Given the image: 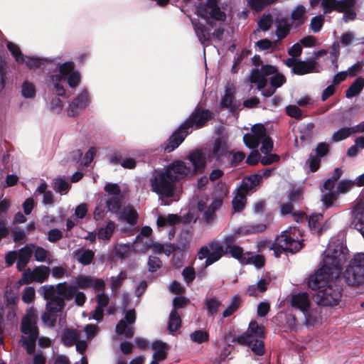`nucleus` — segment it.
Returning a JSON list of instances; mask_svg holds the SVG:
<instances>
[{
	"instance_id": "60",
	"label": "nucleus",
	"mask_w": 364,
	"mask_h": 364,
	"mask_svg": "<svg viewBox=\"0 0 364 364\" xmlns=\"http://www.w3.org/2000/svg\"><path fill=\"white\" fill-rule=\"evenodd\" d=\"M70 183L63 178L58 177L54 179L53 188L60 193H66L70 188Z\"/></svg>"
},
{
	"instance_id": "6",
	"label": "nucleus",
	"mask_w": 364,
	"mask_h": 364,
	"mask_svg": "<svg viewBox=\"0 0 364 364\" xmlns=\"http://www.w3.org/2000/svg\"><path fill=\"white\" fill-rule=\"evenodd\" d=\"M264 327L259 326L256 321H251L247 331L239 335L236 341L241 345H246L255 355L262 356L265 353Z\"/></svg>"
},
{
	"instance_id": "43",
	"label": "nucleus",
	"mask_w": 364,
	"mask_h": 364,
	"mask_svg": "<svg viewBox=\"0 0 364 364\" xmlns=\"http://www.w3.org/2000/svg\"><path fill=\"white\" fill-rule=\"evenodd\" d=\"M269 280L261 279L256 284L250 285L247 289V293L250 296H255L258 293H262L267 289Z\"/></svg>"
},
{
	"instance_id": "24",
	"label": "nucleus",
	"mask_w": 364,
	"mask_h": 364,
	"mask_svg": "<svg viewBox=\"0 0 364 364\" xmlns=\"http://www.w3.org/2000/svg\"><path fill=\"white\" fill-rule=\"evenodd\" d=\"M321 306L317 304L315 308H311L310 306L308 310L303 313L305 324L307 328L314 327L321 322Z\"/></svg>"
},
{
	"instance_id": "52",
	"label": "nucleus",
	"mask_w": 364,
	"mask_h": 364,
	"mask_svg": "<svg viewBox=\"0 0 364 364\" xmlns=\"http://www.w3.org/2000/svg\"><path fill=\"white\" fill-rule=\"evenodd\" d=\"M340 55V46L338 42H334L331 46L329 58L331 62L333 71L338 68V59Z\"/></svg>"
},
{
	"instance_id": "7",
	"label": "nucleus",
	"mask_w": 364,
	"mask_h": 364,
	"mask_svg": "<svg viewBox=\"0 0 364 364\" xmlns=\"http://www.w3.org/2000/svg\"><path fill=\"white\" fill-rule=\"evenodd\" d=\"M301 237L299 229L289 228L277 235L273 245L285 252L296 253L303 247Z\"/></svg>"
},
{
	"instance_id": "21",
	"label": "nucleus",
	"mask_w": 364,
	"mask_h": 364,
	"mask_svg": "<svg viewBox=\"0 0 364 364\" xmlns=\"http://www.w3.org/2000/svg\"><path fill=\"white\" fill-rule=\"evenodd\" d=\"M188 164H191V173L195 176L205 171L206 166V157L202 149H198L188 152L186 158Z\"/></svg>"
},
{
	"instance_id": "61",
	"label": "nucleus",
	"mask_w": 364,
	"mask_h": 364,
	"mask_svg": "<svg viewBox=\"0 0 364 364\" xmlns=\"http://www.w3.org/2000/svg\"><path fill=\"white\" fill-rule=\"evenodd\" d=\"M49 255V252L45 248L38 246L34 243L33 256L35 260L38 262H43Z\"/></svg>"
},
{
	"instance_id": "13",
	"label": "nucleus",
	"mask_w": 364,
	"mask_h": 364,
	"mask_svg": "<svg viewBox=\"0 0 364 364\" xmlns=\"http://www.w3.org/2000/svg\"><path fill=\"white\" fill-rule=\"evenodd\" d=\"M196 14L204 18H212L218 21H225V13L218 6V0H206L196 7Z\"/></svg>"
},
{
	"instance_id": "42",
	"label": "nucleus",
	"mask_w": 364,
	"mask_h": 364,
	"mask_svg": "<svg viewBox=\"0 0 364 364\" xmlns=\"http://www.w3.org/2000/svg\"><path fill=\"white\" fill-rule=\"evenodd\" d=\"M115 229V223L113 221L107 222L105 227L98 229L97 237L100 240H109Z\"/></svg>"
},
{
	"instance_id": "34",
	"label": "nucleus",
	"mask_w": 364,
	"mask_h": 364,
	"mask_svg": "<svg viewBox=\"0 0 364 364\" xmlns=\"http://www.w3.org/2000/svg\"><path fill=\"white\" fill-rule=\"evenodd\" d=\"M261 181V176L259 174H252L247 177H245L242 180L240 188H242V191L248 192L251 191L253 188L259 185Z\"/></svg>"
},
{
	"instance_id": "36",
	"label": "nucleus",
	"mask_w": 364,
	"mask_h": 364,
	"mask_svg": "<svg viewBox=\"0 0 364 364\" xmlns=\"http://www.w3.org/2000/svg\"><path fill=\"white\" fill-rule=\"evenodd\" d=\"M364 88V77H359L349 86L346 91V97L352 98L358 95Z\"/></svg>"
},
{
	"instance_id": "26",
	"label": "nucleus",
	"mask_w": 364,
	"mask_h": 364,
	"mask_svg": "<svg viewBox=\"0 0 364 364\" xmlns=\"http://www.w3.org/2000/svg\"><path fill=\"white\" fill-rule=\"evenodd\" d=\"M210 254L206 262V266H210L214 262L218 261L223 255H225L223 246L216 240L211 241L208 245Z\"/></svg>"
},
{
	"instance_id": "18",
	"label": "nucleus",
	"mask_w": 364,
	"mask_h": 364,
	"mask_svg": "<svg viewBox=\"0 0 364 364\" xmlns=\"http://www.w3.org/2000/svg\"><path fill=\"white\" fill-rule=\"evenodd\" d=\"M77 289H92L95 291H104L105 282L102 279L87 275H78L72 282Z\"/></svg>"
},
{
	"instance_id": "1",
	"label": "nucleus",
	"mask_w": 364,
	"mask_h": 364,
	"mask_svg": "<svg viewBox=\"0 0 364 364\" xmlns=\"http://www.w3.org/2000/svg\"><path fill=\"white\" fill-rule=\"evenodd\" d=\"M321 267L308 277L306 284L313 290L323 289L328 281L338 279L343 264L347 259L348 249L342 242L331 241L325 251Z\"/></svg>"
},
{
	"instance_id": "56",
	"label": "nucleus",
	"mask_w": 364,
	"mask_h": 364,
	"mask_svg": "<svg viewBox=\"0 0 364 364\" xmlns=\"http://www.w3.org/2000/svg\"><path fill=\"white\" fill-rule=\"evenodd\" d=\"M121 196H109L106 200L107 210L117 213L120 207Z\"/></svg>"
},
{
	"instance_id": "37",
	"label": "nucleus",
	"mask_w": 364,
	"mask_h": 364,
	"mask_svg": "<svg viewBox=\"0 0 364 364\" xmlns=\"http://www.w3.org/2000/svg\"><path fill=\"white\" fill-rule=\"evenodd\" d=\"M242 232L241 228H237L232 233L229 235H225L221 242L222 245L223 246L224 251L225 255L228 254V251L235 245V242L237 237Z\"/></svg>"
},
{
	"instance_id": "57",
	"label": "nucleus",
	"mask_w": 364,
	"mask_h": 364,
	"mask_svg": "<svg viewBox=\"0 0 364 364\" xmlns=\"http://www.w3.org/2000/svg\"><path fill=\"white\" fill-rule=\"evenodd\" d=\"M323 218V215L321 213L311 215L308 220L309 228L315 231H320L321 230V224Z\"/></svg>"
},
{
	"instance_id": "30",
	"label": "nucleus",
	"mask_w": 364,
	"mask_h": 364,
	"mask_svg": "<svg viewBox=\"0 0 364 364\" xmlns=\"http://www.w3.org/2000/svg\"><path fill=\"white\" fill-rule=\"evenodd\" d=\"M73 254L74 258L84 266L90 264L95 257V252L90 249L78 248Z\"/></svg>"
},
{
	"instance_id": "27",
	"label": "nucleus",
	"mask_w": 364,
	"mask_h": 364,
	"mask_svg": "<svg viewBox=\"0 0 364 364\" xmlns=\"http://www.w3.org/2000/svg\"><path fill=\"white\" fill-rule=\"evenodd\" d=\"M75 290L76 288L75 287L73 282H70L69 284H68L67 282H64L57 284V295L63 301L65 300L70 301L73 299L75 293Z\"/></svg>"
},
{
	"instance_id": "23",
	"label": "nucleus",
	"mask_w": 364,
	"mask_h": 364,
	"mask_svg": "<svg viewBox=\"0 0 364 364\" xmlns=\"http://www.w3.org/2000/svg\"><path fill=\"white\" fill-rule=\"evenodd\" d=\"M290 304L294 309L299 310L302 314L311 305L309 296L306 292L292 294Z\"/></svg>"
},
{
	"instance_id": "3",
	"label": "nucleus",
	"mask_w": 364,
	"mask_h": 364,
	"mask_svg": "<svg viewBox=\"0 0 364 364\" xmlns=\"http://www.w3.org/2000/svg\"><path fill=\"white\" fill-rule=\"evenodd\" d=\"M58 68L60 74L50 75L46 79L47 87L55 95L63 96L65 95V89L62 82L67 78L68 84L70 87H77L80 82V75L75 70L73 62L68 61L63 64L59 62L54 63V69Z\"/></svg>"
},
{
	"instance_id": "16",
	"label": "nucleus",
	"mask_w": 364,
	"mask_h": 364,
	"mask_svg": "<svg viewBox=\"0 0 364 364\" xmlns=\"http://www.w3.org/2000/svg\"><path fill=\"white\" fill-rule=\"evenodd\" d=\"M284 64L291 69V73L297 75H304L309 73L318 72L314 64V60L307 58L301 60L299 58H288L284 60Z\"/></svg>"
},
{
	"instance_id": "5",
	"label": "nucleus",
	"mask_w": 364,
	"mask_h": 364,
	"mask_svg": "<svg viewBox=\"0 0 364 364\" xmlns=\"http://www.w3.org/2000/svg\"><path fill=\"white\" fill-rule=\"evenodd\" d=\"M38 319L37 311L33 307L27 309L21 319V331L23 335L20 339V343L29 355L33 354L36 350V341L39 334Z\"/></svg>"
},
{
	"instance_id": "59",
	"label": "nucleus",
	"mask_w": 364,
	"mask_h": 364,
	"mask_svg": "<svg viewBox=\"0 0 364 364\" xmlns=\"http://www.w3.org/2000/svg\"><path fill=\"white\" fill-rule=\"evenodd\" d=\"M353 186L354 181H353V180L343 178L338 182L336 192L338 195L340 193H346L350 191Z\"/></svg>"
},
{
	"instance_id": "58",
	"label": "nucleus",
	"mask_w": 364,
	"mask_h": 364,
	"mask_svg": "<svg viewBox=\"0 0 364 364\" xmlns=\"http://www.w3.org/2000/svg\"><path fill=\"white\" fill-rule=\"evenodd\" d=\"M127 278V274L121 271L117 276L110 277V287L112 291H117Z\"/></svg>"
},
{
	"instance_id": "39",
	"label": "nucleus",
	"mask_w": 364,
	"mask_h": 364,
	"mask_svg": "<svg viewBox=\"0 0 364 364\" xmlns=\"http://www.w3.org/2000/svg\"><path fill=\"white\" fill-rule=\"evenodd\" d=\"M78 336L77 330L65 328L62 332L61 340L65 345L71 346L77 341Z\"/></svg>"
},
{
	"instance_id": "19",
	"label": "nucleus",
	"mask_w": 364,
	"mask_h": 364,
	"mask_svg": "<svg viewBox=\"0 0 364 364\" xmlns=\"http://www.w3.org/2000/svg\"><path fill=\"white\" fill-rule=\"evenodd\" d=\"M181 220V216L177 214L159 215L156 225L160 230L168 229V239L171 240L176 234V225L180 223Z\"/></svg>"
},
{
	"instance_id": "2",
	"label": "nucleus",
	"mask_w": 364,
	"mask_h": 364,
	"mask_svg": "<svg viewBox=\"0 0 364 364\" xmlns=\"http://www.w3.org/2000/svg\"><path fill=\"white\" fill-rule=\"evenodd\" d=\"M213 115L209 109L196 106L188 118L169 136L167 141L161 145V148L167 153L173 151L179 146L188 134L194 129L203 127Z\"/></svg>"
},
{
	"instance_id": "41",
	"label": "nucleus",
	"mask_w": 364,
	"mask_h": 364,
	"mask_svg": "<svg viewBox=\"0 0 364 364\" xmlns=\"http://www.w3.org/2000/svg\"><path fill=\"white\" fill-rule=\"evenodd\" d=\"M65 306V301H63L58 296L48 300L46 302V310L50 313H58L63 310Z\"/></svg>"
},
{
	"instance_id": "12",
	"label": "nucleus",
	"mask_w": 364,
	"mask_h": 364,
	"mask_svg": "<svg viewBox=\"0 0 364 364\" xmlns=\"http://www.w3.org/2000/svg\"><path fill=\"white\" fill-rule=\"evenodd\" d=\"M232 151L228 149L227 141L221 137L217 138L213 144L211 156L215 163L223 168H230Z\"/></svg>"
},
{
	"instance_id": "50",
	"label": "nucleus",
	"mask_w": 364,
	"mask_h": 364,
	"mask_svg": "<svg viewBox=\"0 0 364 364\" xmlns=\"http://www.w3.org/2000/svg\"><path fill=\"white\" fill-rule=\"evenodd\" d=\"M314 128V124L313 122H309L304 125L300 129V139L305 142L311 141L313 137V129Z\"/></svg>"
},
{
	"instance_id": "32",
	"label": "nucleus",
	"mask_w": 364,
	"mask_h": 364,
	"mask_svg": "<svg viewBox=\"0 0 364 364\" xmlns=\"http://www.w3.org/2000/svg\"><path fill=\"white\" fill-rule=\"evenodd\" d=\"M221 304V300L216 296L206 298L205 299V308L206 309L207 316L209 317H213L216 315Z\"/></svg>"
},
{
	"instance_id": "25",
	"label": "nucleus",
	"mask_w": 364,
	"mask_h": 364,
	"mask_svg": "<svg viewBox=\"0 0 364 364\" xmlns=\"http://www.w3.org/2000/svg\"><path fill=\"white\" fill-rule=\"evenodd\" d=\"M286 82L285 77L282 73L276 72L272 76L270 77L271 87L269 88H264L260 90L262 96L265 97L272 96L276 90L280 87Z\"/></svg>"
},
{
	"instance_id": "49",
	"label": "nucleus",
	"mask_w": 364,
	"mask_h": 364,
	"mask_svg": "<svg viewBox=\"0 0 364 364\" xmlns=\"http://www.w3.org/2000/svg\"><path fill=\"white\" fill-rule=\"evenodd\" d=\"M247 255V262L245 264H252L254 266L257 268H262L264 265V258L261 255H255L251 252H249Z\"/></svg>"
},
{
	"instance_id": "22",
	"label": "nucleus",
	"mask_w": 364,
	"mask_h": 364,
	"mask_svg": "<svg viewBox=\"0 0 364 364\" xmlns=\"http://www.w3.org/2000/svg\"><path fill=\"white\" fill-rule=\"evenodd\" d=\"M90 103V97L87 90H84L68 105V115L75 117L86 107Z\"/></svg>"
},
{
	"instance_id": "33",
	"label": "nucleus",
	"mask_w": 364,
	"mask_h": 364,
	"mask_svg": "<svg viewBox=\"0 0 364 364\" xmlns=\"http://www.w3.org/2000/svg\"><path fill=\"white\" fill-rule=\"evenodd\" d=\"M247 193L245 191H242V188L240 187L237 188L236 194L232 200V208L235 212H240L244 209L246 203Z\"/></svg>"
},
{
	"instance_id": "9",
	"label": "nucleus",
	"mask_w": 364,
	"mask_h": 364,
	"mask_svg": "<svg viewBox=\"0 0 364 364\" xmlns=\"http://www.w3.org/2000/svg\"><path fill=\"white\" fill-rule=\"evenodd\" d=\"M343 278L348 286L358 287L364 282V253L354 255L346 267Z\"/></svg>"
},
{
	"instance_id": "11",
	"label": "nucleus",
	"mask_w": 364,
	"mask_h": 364,
	"mask_svg": "<svg viewBox=\"0 0 364 364\" xmlns=\"http://www.w3.org/2000/svg\"><path fill=\"white\" fill-rule=\"evenodd\" d=\"M193 28L195 31L199 42L205 48L210 44L211 38L213 37L216 41H220L224 35V28L220 26L215 29L211 33V30L206 27V26L196 20H191Z\"/></svg>"
},
{
	"instance_id": "62",
	"label": "nucleus",
	"mask_w": 364,
	"mask_h": 364,
	"mask_svg": "<svg viewBox=\"0 0 364 364\" xmlns=\"http://www.w3.org/2000/svg\"><path fill=\"white\" fill-rule=\"evenodd\" d=\"M338 194L335 191L333 192H328L325 194L322 195L321 201L323 203V205L325 208L331 207L333 203L337 200Z\"/></svg>"
},
{
	"instance_id": "54",
	"label": "nucleus",
	"mask_w": 364,
	"mask_h": 364,
	"mask_svg": "<svg viewBox=\"0 0 364 364\" xmlns=\"http://www.w3.org/2000/svg\"><path fill=\"white\" fill-rule=\"evenodd\" d=\"M190 338L192 341L200 344L208 341L209 334L203 330H196L190 334Z\"/></svg>"
},
{
	"instance_id": "35",
	"label": "nucleus",
	"mask_w": 364,
	"mask_h": 364,
	"mask_svg": "<svg viewBox=\"0 0 364 364\" xmlns=\"http://www.w3.org/2000/svg\"><path fill=\"white\" fill-rule=\"evenodd\" d=\"M119 218L122 220L129 225H135L138 220V214L135 210L131 207H125L119 212Z\"/></svg>"
},
{
	"instance_id": "47",
	"label": "nucleus",
	"mask_w": 364,
	"mask_h": 364,
	"mask_svg": "<svg viewBox=\"0 0 364 364\" xmlns=\"http://www.w3.org/2000/svg\"><path fill=\"white\" fill-rule=\"evenodd\" d=\"M353 134L351 127H342L333 133L331 141L332 142H338L348 138Z\"/></svg>"
},
{
	"instance_id": "63",
	"label": "nucleus",
	"mask_w": 364,
	"mask_h": 364,
	"mask_svg": "<svg viewBox=\"0 0 364 364\" xmlns=\"http://www.w3.org/2000/svg\"><path fill=\"white\" fill-rule=\"evenodd\" d=\"M36 295V291L33 287H26L24 288L22 292L21 299L22 301L26 304H31Z\"/></svg>"
},
{
	"instance_id": "53",
	"label": "nucleus",
	"mask_w": 364,
	"mask_h": 364,
	"mask_svg": "<svg viewBox=\"0 0 364 364\" xmlns=\"http://www.w3.org/2000/svg\"><path fill=\"white\" fill-rule=\"evenodd\" d=\"M305 7L299 4L296 6L294 10L291 11V18L294 21L297 22L299 25H301L304 23V14H305Z\"/></svg>"
},
{
	"instance_id": "55",
	"label": "nucleus",
	"mask_w": 364,
	"mask_h": 364,
	"mask_svg": "<svg viewBox=\"0 0 364 364\" xmlns=\"http://www.w3.org/2000/svg\"><path fill=\"white\" fill-rule=\"evenodd\" d=\"M21 95L24 98H33L36 96L35 85L28 81L23 82L21 85Z\"/></svg>"
},
{
	"instance_id": "45",
	"label": "nucleus",
	"mask_w": 364,
	"mask_h": 364,
	"mask_svg": "<svg viewBox=\"0 0 364 364\" xmlns=\"http://www.w3.org/2000/svg\"><path fill=\"white\" fill-rule=\"evenodd\" d=\"M249 252H244L243 249L237 245L232 247V248L228 251V254H230L232 257L237 259L242 264H245V262H247L246 255Z\"/></svg>"
},
{
	"instance_id": "46",
	"label": "nucleus",
	"mask_w": 364,
	"mask_h": 364,
	"mask_svg": "<svg viewBox=\"0 0 364 364\" xmlns=\"http://www.w3.org/2000/svg\"><path fill=\"white\" fill-rule=\"evenodd\" d=\"M273 23L272 17L269 13L264 14L257 22V28L254 33L260 31H267L269 30Z\"/></svg>"
},
{
	"instance_id": "17",
	"label": "nucleus",
	"mask_w": 364,
	"mask_h": 364,
	"mask_svg": "<svg viewBox=\"0 0 364 364\" xmlns=\"http://www.w3.org/2000/svg\"><path fill=\"white\" fill-rule=\"evenodd\" d=\"M49 268L46 266H40L34 268L33 270L27 269L18 280L19 285L28 284L33 282L43 283L49 275Z\"/></svg>"
},
{
	"instance_id": "14",
	"label": "nucleus",
	"mask_w": 364,
	"mask_h": 364,
	"mask_svg": "<svg viewBox=\"0 0 364 364\" xmlns=\"http://www.w3.org/2000/svg\"><path fill=\"white\" fill-rule=\"evenodd\" d=\"M276 72H277L276 66L262 64L260 69H252L249 76V81L251 83L256 84L258 90H262L265 88L267 84V77L272 76Z\"/></svg>"
},
{
	"instance_id": "28",
	"label": "nucleus",
	"mask_w": 364,
	"mask_h": 364,
	"mask_svg": "<svg viewBox=\"0 0 364 364\" xmlns=\"http://www.w3.org/2000/svg\"><path fill=\"white\" fill-rule=\"evenodd\" d=\"M192 236L193 231L191 228L183 229L176 239L175 244L176 248L181 252L187 250L190 247Z\"/></svg>"
},
{
	"instance_id": "64",
	"label": "nucleus",
	"mask_w": 364,
	"mask_h": 364,
	"mask_svg": "<svg viewBox=\"0 0 364 364\" xmlns=\"http://www.w3.org/2000/svg\"><path fill=\"white\" fill-rule=\"evenodd\" d=\"M289 32L290 28L285 23H279L276 27V36L279 41L284 39Z\"/></svg>"
},
{
	"instance_id": "10",
	"label": "nucleus",
	"mask_w": 364,
	"mask_h": 364,
	"mask_svg": "<svg viewBox=\"0 0 364 364\" xmlns=\"http://www.w3.org/2000/svg\"><path fill=\"white\" fill-rule=\"evenodd\" d=\"M130 296L128 294H123L122 306L124 310V317L116 325L115 331L119 336L126 339H131L134 335V324L136 322V313L134 309L127 310Z\"/></svg>"
},
{
	"instance_id": "48",
	"label": "nucleus",
	"mask_w": 364,
	"mask_h": 364,
	"mask_svg": "<svg viewBox=\"0 0 364 364\" xmlns=\"http://www.w3.org/2000/svg\"><path fill=\"white\" fill-rule=\"evenodd\" d=\"M6 46L18 63L22 64L24 63L25 55H23L17 45L10 41H6Z\"/></svg>"
},
{
	"instance_id": "38",
	"label": "nucleus",
	"mask_w": 364,
	"mask_h": 364,
	"mask_svg": "<svg viewBox=\"0 0 364 364\" xmlns=\"http://www.w3.org/2000/svg\"><path fill=\"white\" fill-rule=\"evenodd\" d=\"M198 210L203 213V219L205 223H212L215 218V211L211 210L203 200H199L197 205Z\"/></svg>"
},
{
	"instance_id": "29",
	"label": "nucleus",
	"mask_w": 364,
	"mask_h": 364,
	"mask_svg": "<svg viewBox=\"0 0 364 364\" xmlns=\"http://www.w3.org/2000/svg\"><path fill=\"white\" fill-rule=\"evenodd\" d=\"M150 347L155 350L153 353V360L159 362L166 358L168 346L166 343L160 340H156L151 344Z\"/></svg>"
},
{
	"instance_id": "31",
	"label": "nucleus",
	"mask_w": 364,
	"mask_h": 364,
	"mask_svg": "<svg viewBox=\"0 0 364 364\" xmlns=\"http://www.w3.org/2000/svg\"><path fill=\"white\" fill-rule=\"evenodd\" d=\"M24 63L30 69L40 68L46 63L47 64H50L51 69H53V68H54V63H56L57 62L55 61V59L30 57L25 55Z\"/></svg>"
},
{
	"instance_id": "40",
	"label": "nucleus",
	"mask_w": 364,
	"mask_h": 364,
	"mask_svg": "<svg viewBox=\"0 0 364 364\" xmlns=\"http://www.w3.org/2000/svg\"><path fill=\"white\" fill-rule=\"evenodd\" d=\"M241 304V297L240 295L236 294L232 297L230 304L226 307V309L223 311V317L228 318L232 316L235 312H236L239 308L240 307Z\"/></svg>"
},
{
	"instance_id": "51",
	"label": "nucleus",
	"mask_w": 364,
	"mask_h": 364,
	"mask_svg": "<svg viewBox=\"0 0 364 364\" xmlns=\"http://www.w3.org/2000/svg\"><path fill=\"white\" fill-rule=\"evenodd\" d=\"M39 294L46 300H50L57 296V287L53 285H44L38 290Z\"/></svg>"
},
{
	"instance_id": "20",
	"label": "nucleus",
	"mask_w": 364,
	"mask_h": 364,
	"mask_svg": "<svg viewBox=\"0 0 364 364\" xmlns=\"http://www.w3.org/2000/svg\"><path fill=\"white\" fill-rule=\"evenodd\" d=\"M266 135L267 131L262 124L255 125L252 127L250 133L244 135L243 141L250 149H255Z\"/></svg>"
},
{
	"instance_id": "15",
	"label": "nucleus",
	"mask_w": 364,
	"mask_h": 364,
	"mask_svg": "<svg viewBox=\"0 0 364 364\" xmlns=\"http://www.w3.org/2000/svg\"><path fill=\"white\" fill-rule=\"evenodd\" d=\"M164 167L176 183L188 176H193L191 166L183 160H173Z\"/></svg>"
},
{
	"instance_id": "4",
	"label": "nucleus",
	"mask_w": 364,
	"mask_h": 364,
	"mask_svg": "<svg viewBox=\"0 0 364 364\" xmlns=\"http://www.w3.org/2000/svg\"><path fill=\"white\" fill-rule=\"evenodd\" d=\"M176 183L166 171L164 167L154 168L149 178L150 190L158 195L161 200V205H168L165 199H169L174 196L176 189Z\"/></svg>"
},
{
	"instance_id": "44",
	"label": "nucleus",
	"mask_w": 364,
	"mask_h": 364,
	"mask_svg": "<svg viewBox=\"0 0 364 364\" xmlns=\"http://www.w3.org/2000/svg\"><path fill=\"white\" fill-rule=\"evenodd\" d=\"M181 324V317L176 309H172L169 314L168 329L173 333L178 329Z\"/></svg>"
},
{
	"instance_id": "8",
	"label": "nucleus",
	"mask_w": 364,
	"mask_h": 364,
	"mask_svg": "<svg viewBox=\"0 0 364 364\" xmlns=\"http://www.w3.org/2000/svg\"><path fill=\"white\" fill-rule=\"evenodd\" d=\"M343 295V287L337 279L328 281V284L316 292V304L321 306H334L339 304Z\"/></svg>"
}]
</instances>
